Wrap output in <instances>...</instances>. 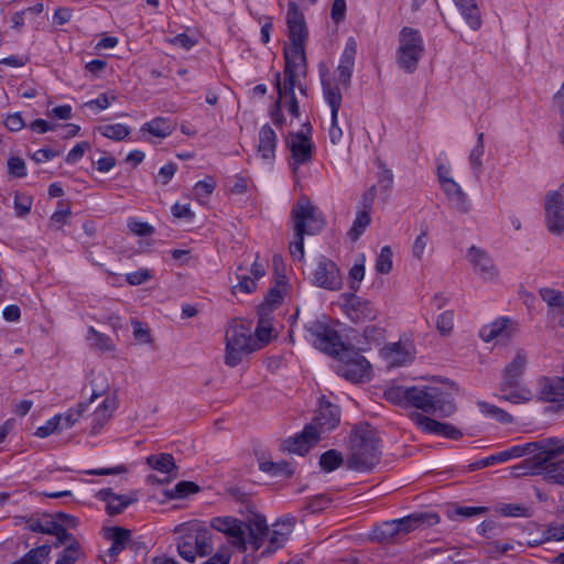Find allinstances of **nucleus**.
Returning a JSON list of instances; mask_svg holds the SVG:
<instances>
[{
    "label": "nucleus",
    "instance_id": "obj_1",
    "mask_svg": "<svg viewBox=\"0 0 564 564\" xmlns=\"http://www.w3.org/2000/svg\"><path fill=\"white\" fill-rule=\"evenodd\" d=\"M348 468L357 471L372 469L381 458V438L368 423L355 425L349 436Z\"/></svg>",
    "mask_w": 564,
    "mask_h": 564
},
{
    "label": "nucleus",
    "instance_id": "obj_2",
    "mask_svg": "<svg viewBox=\"0 0 564 564\" xmlns=\"http://www.w3.org/2000/svg\"><path fill=\"white\" fill-rule=\"evenodd\" d=\"M541 474L556 484L564 485V442L539 451L510 467V475L516 478Z\"/></svg>",
    "mask_w": 564,
    "mask_h": 564
},
{
    "label": "nucleus",
    "instance_id": "obj_3",
    "mask_svg": "<svg viewBox=\"0 0 564 564\" xmlns=\"http://www.w3.org/2000/svg\"><path fill=\"white\" fill-rule=\"evenodd\" d=\"M291 221L294 240L290 243V253L299 261L304 258V237L321 232L325 227L323 214L310 202L301 196L291 209Z\"/></svg>",
    "mask_w": 564,
    "mask_h": 564
},
{
    "label": "nucleus",
    "instance_id": "obj_4",
    "mask_svg": "<svg viewBox=\"0 0 564 564\" xmlns=\"http://www.w3.org/2000/svg\"><path fill=\"white\" fill-rule=\"evenodd\" d=\"M408 406L427 414L449 415L455 411L451 394L438 387H411Z\"/></svg>",
    "mask_w": 564,
    "mask_h": 564
},
{
    "label": "nucleus",
    "instance_id": "obj_5",
    "mask_svg": "<svg viewBox=\"0 0 564 564\" xmlns=\"http://www.w3.org/2000/svg\"><path fill=\"white\" fill-rule=\"evenodd\" d=\"M397 63L401 69L412 74L424 54V41L419 30L404 26L399 34Z\"/></svg>",
    "mask_w": 564,
    "mask_h": 564
},
{
    "label": "nucleus",
    "instance_id": "obj_6",
    "mask_svg": "<svg viewBox=\"0 0 564 564\" xmlns=\"http://www.w3.org/2000/svg\"><path fill=\"white\" fill-rule=\"evenodd\" d=\"M258 348L252 339L250 330L242 324H235L226 332L225 364L236 367L242 361V357Z\"/></svg>",
    "mask_w": 564,
    "mask_h": 564
},
{
    "label": "nucleus",
    "instance_id": "obj_7",
    "mask_svg": "<svg viewBox=\"0 0 564 564\" xmlns=\"http://www.w3.org/2000/svg\"><path fill=\"white\" fill-rule=\"evenodd\" d=\"M306 338L313 341L321 351L336 358L346 345L339 333L328 324L321 321H312L305 325Z\"/></svg>",
    "mask_w": 564,
    "mask_h": 564
},
{
    "label": "nucleus",
    "instance_id": "obj_8",
    "mask_svg": "<svg viewBox=\"0 0 564 564\" xmlns=\"http://www.w3.org/2000/svg\"><path fill=\"white\" fill-rule=\"evenodd\" d=\"M336 359L340 362L337 372L351 382H361L370 377L369 361L350 346H346Z\"/></svg>",
    "mask_w": 564,
    "mask_h": 564
},
{
    "label": "nucleus",
    "instance_id": "obj_9",
    "mask_svg": "<svg viewBox=\"0 0 564 564\" xmlns=\"http://www.w3.org/2000/svg\"><path fill=\"white\" fill-rule=\"evenodd\" d=\"M536 399L551 403L550 412L564 411V379L562 376H541L536 380Z\"/></svg>",
    "mask_w": 564,
    "mask_h": 564
},
{
    "label": "nucleus",
    "instance_id": "obj_10",
    "mask_svg": "<svg viewBox=\"0 0 564 564\" xmlns=\"http://www.w3.org/2000/svg\"><path fill=\"white\" fill-rule=\"evenodd\" d=\"M343 310L347 317L358 324L375 321L378 317L379 311L375 304L361 296L354 293H343Z\"/></svg>",
    "mask_w": 564,
    "mask_h": 564
},
{
    "label": "nucleus",
    "instance_id": "obj_11",
    "mask_svg": "<svg viewBox=\"0 0 564 564\" xmlns=\"http://www.w3.org/2000/svg\"><path fill=\"white\" fill-rule=\"evenodd\" d=\"M286 26L288 36L291 42L290 46L305 48L308 39V28L303 12L294 1H290L288 4Z\"/></svg>",
    "mask_w": 564,
    "mask_h": 564
},
{
    "label": "nucleus",
    "instance_id": "obj_12",
    "mask_svg": "<svg viewBox=\"0 0 564 564\" xmlns=\"http://www.w3.org/2000/svg\"><path fill=\"white\" fill-rule=\"evenodd\" d=\"M466 260L473 272L485 281L498 278L499 270L489 252L480 247L471 246L466 253Z\"/></svg>",
    "mask_w": 564,
    "mask_h": 564
},
{
    "label": "nucleus",
    "instance_id": "obj_13",
    "mask_svg": "<svg viewBox=\"0 0 564 564\" xmlns=\"http://www.w3.org/2000/svg\"><path fill=\"white\" fill-rule=\"evenodd\" d=\"M323 95L330 108L332 123L329 128V139L333 144H337L343 138V130L338 126V111L343 100L341 91L335 83L323 80Z\"/></svg>",
    "mask_w": 564,
    "mask_h": 564
},
{
    "label": "nucleus",
    "instance_id": "obj_14",
    "mask_svg": "<svg viewBox=\"0 0 564 564\" xmlns=\"http://www.w3.org/2000/svg\"><path fill=\"white\" fill-rule=\"evenodd\" d=\"M545 225L555 236L564 234V200L557 191L549 192L544 202Z\"/></svg>",
    "mask_w": 564,
    "mask_h": 564
},
{
    "label": "nucleus",
    "instance_id": "obj_15",
    "mask_svg": "<svg viewBox=\"0 0 564 564\" xmlns=\"http://www.w3.org/2000/svg\"><path fill=\"white\" fill-rule=\"evenodd\" d=\"M313 283L328 291H338L343 286V278L337 264L322 257L313 272Z\"/></svg>",
    "mask_w": 564,
    "mask_h": 564
},
{
    "label": "nucleus",
    "instance_id": "obj_16",
    "mask_svg": "<svg viewBox=\"0 0 564 564\" xmlns=\"http://www.w3.org/2000/svg\"><path fill=\"white\" fill-rule=\"evenodd\" d=\"M518 333V323L510 317L501 316L481 327L480 338L486 341L507 343Z\"/></svg>",
    "mask_w": 564,
    "mask_h": 564
},
{
    "label": "nucleus",
    "instance_id": "obj_17",
    "mask_svg": "<svg viewBox=\"0 0 564 564\" xmlns=\"http://www.w3.org/2000/svg\"><path fill=\"white\" fill-rule=\"evenodd\" d=\"M357 55V42L355 37L350 36L346 41L344 51L340 55L339 64L336 68V78L329 79L335 83L339 88V85L347 89L350 86L351 76L355 67V59ZM325 80L322 78V82Z\"/></svg>",
    "mask_w": 564,
    "mask_h": 564
},
{
    "label": "nucleus",
    "instance_id": "obj_18",
    "mask_svg": "<svg viewBox=\"0 0 564 564\" xmlns=\"http://www.w3.org/2000/svg\"><path fill=\"white\" fill-rule=\"evenodd\" d=\"M400 540L417 529H426L440 522V516L435 511H419L397 519Z\"/></svg>",
    "mask_w": 564,
    "mask_h": 564
},
{
    "label": "nucleus",
    "instance_id": "obj_19",
    "mask_svg": "<svg viewBox=\"0 0 564 564\" xmlns=\"http://www.w3.org/2000/svg\"><path fill=\"white\" fill-rule=\"evenodd\" d=\"M319 441V432L316 426L308 423L304 426L303 431L294 437H290L284 442V448L301 456L305 455L310 448L316 445Z\"/></svg>",
    "mask_w": 564,
    "mask_h": 564
},
{
    "label": "nucleus",
    "instance_id": "obj_20",
    "mask_svg": "<svg viewBox=\"0 0 564 564\" xmlns=\"http://www.w3.org/2000/svg\"><path fill=\"white\" fill-rule=\"evenodd\" d=\"M340 422V409L329 401L322 400L317 413L313 420V425L322 433L330 432L338 426Z\"/></svg>",
    "mask_w": 564,
    "mask_h": 564
},
{
    "label": "nucleus",
    "instance_id": "obj_21",
    "mask_svg": "<svg viewBox=\"0 0 564 564\" xmlns=\"http://www.w3.org/2000/svg\"><path fill=\"white\" fill-rule=\"evenodd\" d=\"M286 143L296 165L306 164L312 161L314 144L311 138L303 131L291 133L290 140Z\"/></svg>",
    "mask_w": 564,
    "mask_h": 564
},
{
    "label": "nucleus",
    "instance_id": "obj_22",
    "mask_svg": "<svg viewBox=\"0 0 564 564\" xmlns=\"http://www.w3.org/2000/svg\"><path fill=\"white\" fill-rule=\"evenodd\" d=\"M527 366V355L524 350H519L516 357L506 366L503 370L502 380L500 382V390L508 391L513 387H518L519 379L524 372Z\"/></svg>",
    "mask_w": 564,
    "mask_h": 564
},
{
    "label": "nucleus",
    "instance_id": "obj_23",
    "mask_svg": "<svg viewBox=\"0 0 564 564\" xmlns=\"http://www.w3.org/2000/svg\"><path fill=\"white\" fill-rule=\"evenodd\" d=\"M278 144V138L275 131L269 123L261 127L259 131V144L257 147V154L269 163L275 159V150Z\"/></svg>",
    "mask_w": 564,
    "mask_h": 564
},
{
    "label": "nucleus",
    "instance_id": "obj_24",
    "mask_svg": "<svg viewBox=\"0 0 564 564\" xmlns=\"http://www.w3.org/2000/svg\"><path fill=\"white\" fill-rule=\"evenodd\" d=\"M284 69L283 73L291 70L295 75H306L307 63H306V51L304 47L289 46L284 47Z\"/></svg>",
    "mask_w": 564,
    "mask_h": 564
},
{
    "label": "nucleus",
    "instance_id": "obj_25",
    "mask_svg": "<svg viewBox=\"0 0 564 564\" xmlns=\"http://www.w3.org/2000/svg\"><path fill=\"white\" fill-rule=\"evenodd\" d=\"M560 442L562 441L556 437H549L536 442H529L524 444L514 445L505 449L503 452L507 455L506 459L508 462L513 458H520L529 454H534L544 448H549V446L556 445V443Z\"/></svg>",
    "mask_w": 564,
    "mask_h": 564
},
{
    "label": "nucleus",
    "instance_id": "obj_26",
    "mask_svg": "<svg viewBox=\"0 0 564 564\" xmlns=\"http://www.w3.org/2000/svg\"><path fill=\"white\" fill-rule=\"evenodd\" d=\"M187 531L193 539L198 555L205 556L212 553L213 544L210 529L204 527L199 522H195L187 527Z\"/></svg>",
    "mask_w": 564,
    "mask_h": 564
},
{
    "label": "nucleus",
    "instance_id": "obj_27",
    "mask_svg": "<svg viewBox=\"0 0 564 564\" xmlns=\"http://www.w3.org/2000/svg\"><path fill=\"white\" fill-rule=\"evenodd\" d=\"M147 464L167 476L164 478V481H171L172 479L177 478V466L175 464V459L172 454L161 453V454H152L147 457Z\"/></svg>",
    "mask_w": 564,
    "mask_h": 564
},
{
    "label": "nucleus",
    "instance_id": "obj_28",
    "mask_svg": "<svg viewBox=\"0 0 564 564\" xmlns=\"http://www.w3.org/2000/svg\"><path fill=\"white\" fill-rule=\"evenodd\" d=\"M416 422L423 432L435 435H443L453 440L458 438V430L454 425L438 422L430 416L422 414L416 415Z\"/></svg>",
    "mask_w": 564,
    "mask_h": 564
},
{
    "label": "nucleus",
    "instance_id": "obj_29",
    "mask_svg": "<svg viewBox=\"0 0 564 564\" xmlns=\"http://www.w3.org/2000/svg\"><path fill=\"white\" fill-rule=\"evenodd\" d=\"M106 538L112 542L107 554L111 558L116 560V557L127 547V544L131 539V531L121 527H112L107 529Z\"/></svg>",
    "mask_w": 564,
    "mask_h": 564
},
{
    "label": "nucleus",
    "instance_id": "obj_30",
    "mask_svg": "<svg viewBox=\"0 0 564 564\" xmlns=\"http://www.w3.org/2000/svg\"><path fill=\"white\" fill-rule=\"evenodd\" d=\"M24 522L26 529L31 532L48 535L51 533H55L58 525V522L54 520L52 513H43L41 517L32 514L30 517H25Z\"/></svg>",
    "mask_w": 564,
    "mask_h": 564
},
{
    "label": "nucleus",
    "instance_id": "obj_31",
    "mask_svg": "<svg viewBox=\"0 0 564 564\" xmlns=\"http://www.w3.org/2000/svg\"><path fill=\"white\" fill-rule=\"evenodd\" d=\"M247 542L258 550L270 534L267 521L257 517L251 523H247Z\"/></svg>",
    "mask_w": 564,
    "mask_h": 564
},
{
    "label": "nucleus",
    "instance_id": "obj_32",
    "mask_svg": "<svg viewBox=\"0 0 564 564\" xmlns=\"http://www.w3.org/2000/svg\"><path fill=\"white\" fill-rule=\"evenodd\" d=\"M176 123L169 118L155 117L141 127L142 132H148L158 138H166L173 133Z\"/></svg>",
    "mask_w": 564,
    "mask_h": 564
},
{
    "label": "nucleus",
    "instance_id": "obj_33",
    "mask_svg": "<svg viewBox=\"0 0 564 564\" xmlns=\"http://www.w3.org/2000/svg\"><path fill=\"white\" fill-rule=\"evenodd\" d=\"M460 15L471 30L481 28V12L476 0H460Z\"/></svg>",
    "mask_w": 564,
    "mask_h": 564
},
{
    "label": "nucleus",
    "instance_id": "obj_34",
    "mask_svg": "<svg viewBox=\"0 0 564 564\" xmlns=\"http://www.w3.org/2000/svg\"><path fill=\"white\" fill-rule=\"evenodd\" d=\"M398 521H386L372 530V539L381 543H395L400 541Z\"/></svg>",
    "mask_w": 564,
    "mask_h": 564
},
{
    "label": "nucleus",
    "instance_id": "obj_35",
    "mask_svg": "<svg viewBox=\"0 0 564 564\" xmlns=\"http://www.w3.org/2000/svg\"><path fill=\"white\" fill-rule=\"evenodd\" d=\"M259 469L272 477L290 478L294 474V469L286 460L272 462L264 458L259 459Z\"/></svg>",
    "mask_w": 564,
    "mask_h": 564
},
{
    "label": "nucleus",
    "instance_id": "obj_36",
    "mask_svg": "<svg viewBox=\"0 0 564 564\" xmlns=\"http://www.w3.org/2000/svg\"><path fill=\"white\" fill-rule=\"evenodd\" d=\"M362 338L365 343L357 340L360 344L359 350L367 351L371 348V345L379 346L384 341L386 330L376 325H368L362 332Z\"/></svg>",
    "mask_w": 564,
    "mask_h": 564
},
{
    "label": "nucleus",
    "instance_id": "obj_37",
    "mask_svg": "<svg viewBox=\"0 0 564 564\" xmlns=\"http://www.w3.org/2000/svg\"><path fill=\"white\" fill-rule=\"evenodd\" d=\"M284 83H281V74L278 72L274 74V86L278 91V98L282 100L283 97L295 96L296 78L299 75L292 74L291 70L283 73Z\"/></svg>",
    "mask_w": 564,
    "mask_h": 564
},
{
    "label": "nucleus",
    "instance_id": "obj_38",
    "mask_svg": "<svg viewBox=\"0 0 564 564\" xmlns=\"http://www.w3.org/2000/svg\"><path fill=\"white\" fill-rule=\"evenodd\" d=\"M477 404L480 412L486 417L492 419L501 424H511L513 422V417L510 413L495 404H490L486 401H478Z\"/></svg>",
    "mask_w": 564,
    "mask_h": 564
},
{
    "label": "nucleus",
    "instance_id": "obj_39",
    "mask_svg": "<svg viewBox=\"0 0 564 564\" xmlns=\"http://www.w3.org/2000/svg\"><path fill=\"white\" fill-rule=\"evenodd\" d=\"M185 533L180 536L177 542V552L181 557L188 562H194L198 554L187 528L184 529Z\"/></svg>",
    "mask_w": 564,
    "mask_h": 564
},
{
    "label": "nucleus",
    "instance_id": "obj_40",
    "mask_svg": "<svg viewBox=\"0 0 564 564\" xmlns=\"http://www.w3.org/2000/svg\"><path fill=\"white\" fill-rule=\"evenodd\" d=\"M343 463V454L337 449H328L319 457V466L326 473L336 470Z\"/></svg>",
    "mask_w": 564,
    "mask_h": 564
},
{
    "label": "nucleus",
    "instance_id": "obj_41",
    "mask_svg": "<svg viewBox=\"0 0 564 564\" xmlns=\"http://www.w3.org/2000/svg\"><path fill=\"white\" fill-rule=\"evenodd\" d=\"M84 555L80 543L74 542L73 544L65 546V549L59 553L55 564H75Z\"/></svg>",
    "mask_w": 564,
    "mask_h": 564
},
{
    "label": "nucleus",
    "instance_id": "obj_42",
    "mask_svg": "<svg viewBox=\"0 0 564 564\" xmlns=\"http://www.w3.org/2000/svg\"><path fill=\"white\" fill-rule=\"evenodd\" d=\"M98 130L104 137L115 141L124 140L131 132L130 128L122 123L104 124Z\"/></svg>",
    "mask_w": 564,
    "mask_h": 564
},
{
    "label": "nucleus",
    "instance_id": "obj_43",
    "mask_svg": "<svg viewBox=\"0 0 564 564\" xmlns=\"http://www.w3.org/2000/svg\"><path fill=\"white\" fill-rule=\"evenodd\" d=\"M199 490L200 488L197 484L183 480L177 482L172 490H166L165 496L170 499H182L188 497L191 494H196Z\"/></svg>",
    "mask_w": 564,
    "mask_h": 564
},
{
    "label": "nucleus",
    "instance_id": "obj_44",
    "mask_svg": "<svg viewBox=\"0 0 564 564\" xmlns=\"http://www.w3.org/2000/svg\"><path fill=\"white\" fill-rule=\"evenodd\" d=\"M247 523L235 518V523L230 525V530L226 535L234 539L232 543L238 547L246 550L247 542Z\"/></svg>",
    "mask_w": 564,
    "mask_h": 564
},
{
    "label": "nucleus",
    "instance_id": "obj_45",
    "mask_svg": "<svg viewBox=\"0 0 564 564\" xmlns=\"http://www.w3.org/2000/svg\"><path fill=\"white\" fill-rule=\"evenodd\" d=\"M371 221L370 213H367V210H360L351 226V228L348 231V236L351 240H357L365 229L369 226Z\"/></svg>",
    "mask_w": 564,
    "mask_h": 564
},
{
    "label": "nucleus",
    "instance_id": "obj_46",
    "mask_svg": "<svg viewBox=\"0 0 564 564\" xmlns=\"http://www.w3.org/2000/svg\"><path fill=\"white\" fill-rule=\"evenodd\" d=\"M52 546L48 544H43L41 546L34 547L26 552L22 560L25 564H42L50 556Z\"/></svg>",
    "mask_w": 564,
    "mask_h": 564
},
{
    "label": "nucleus",
    "instance_id": "obj_47",
    "mask_svg": "<svg viewBox=\"0 0 564 564\" xmlns=\"http://www.w3.org/2000/svg\"><path fill=\"white\" fill-rule=\"evenodd\" d=\"M384 397L388 401L398 405H409L410 388L401 386L391 387L384 392Z\"/></svg>",
    "mask_w": 564,
    "mask_h": 564
},
{
    "label": "nucleus",
    "instance_id": "obj_48",
    "mask_svg": "<svg viewBox=\"0 0 564 564\" xmlns=\"http://www.w3.org/2000/svg\"><path fill=\"white\" fill-rule=\"evenodd\" d=\"M88 403L80 402L75 408L68 409L62 415L61 429H70L87 410Z\"/></svg>",
    "mask_w": 564,
    "mask_h": 564
},
{
    "label": "nucleus",
    "instance_id": "obj_49",
    "mask_svg": "<svg viewBox=\"0 0 564 564\" xmlns=\"http://www.w3.org/2000/svg\"><path fill=\"white\" fill-rule=\"evenodd\" d=\"M513 390L507 394L499 395V400L509 401L514 404L525 403L533 397L532 391L525 387H513Z\"/></svg>",
    "mask_w": 564,
    "mask_h": 564
},
{
    "label": "nucleus",
    "instance_id": "obj_50",
    "mask_svg": "<svg viewBox=\"0 0 564 564\" xmlns=\"http://www.w3.org/2000/svg\"><path fill=\"white\" fill-rule=\"evenodd\" d=\"M89 337L91 340V346L101 351H111L113 350V344L109 336L97 332L94 327L88 328Z\"/></svg>",
    "mask_w": 564,
    "mask_h": 564
},
{
    "label": "nucleus",
    "instance_id": "obj_51",
    "mask_svg": "<svg viewBox=\"0 0 564 564\" xmlns=\"http://www.w3.org/2000/svg\"><path fill=\"white\" fill-rule=\"evenodd\" d=\"M365 276V256L361 254L359 262H356L349 270V288L354 292H358L360 282Z\"/></svg>",
    "mask_w": 564,
    "mask_h": 564
},
{
    "label": "nucleus",
    "instance_id": "obj_52",
    "mask_svg": "<svg viewBox=\"0 0 564 564\" xmlns=\"http://www.w3.org/2000/svg\"><path fill=\"white\" fill-rule=\"evenodd\" d=\"M393 252L389 246L381 248L376 260V271L381 274H388L392 270Z\"/></svg>",
    "mask_w": 564,
    "mask_h": 564
},
{
    "label": "nucleus",
    "instance_id": "obj_53",
    "mask_svg": "<svg viewBox=\"0 0 564 564\" xmlns=\"http://www.w3.org/2000/svg\"><path fill=\"white\" fill-rule=\"evenodd\" d=\"M137 501V498H132L126 495H117L115 499L106 506L107 513L110 516H117L124 511L130 505Z\"/></svg>",
    "mask_w": 564,
    "mask_h": 564
},
{
    "label": "nucleus",
    "instance_id": "obj_54",
    "mask_svg": "<svg viewBox=\"0 0 564 564\" xmlns=\"http://www.w3.org/2000/svg\"><path fill=\"white\" fill-rule=\"evenodd\" d=\"M485 145H484V133L478 134L477 143L469 154V162L475 173L481 171L482 162L481 156L484 155Z\"/></svg>",
    "mask_w": 564,
    "mask_h": 564
},
{
    "label": "nucleus",
    "instance_id": "obj_55",
    "mask_svg": "<svg viewBox=\"0 0 564 564\" xmlns=\"http://www.w3.org/2000/svg\"><path fill=\"white\" fill-rule=\"evenodd\" d=\"M540 296L549 306L564 308L563 292L550 288L540 289Z\"/></svg>",
    "mask_w": 564,
    "mask_h": 564
},
{
    "label": "nucleus",
    "instance_id": "obj_56",
    "mask_svg": "<svg viewBox=\"0 0 564 564\" xmlns=\"http://www.w3.org/2000/svg\"><path fill=\"white\" fill-rule=\"evenodd\" d=\"M50 535H54L56 538L55 542L52 547H59L63 545L73 544L74 542H78V540L69 533L66 528L63 527V524L58 523L57 529L55 530V533H51Z\"/></svg>",
    "mask_w": 564,
    "mask_h": 564
},
{
    "label": "nucleus",
    "instance_id": "obj_57",
    "mask_svg": "<svg viewBox=\"0 0 564 564\" xmlns=\"http://www.w3.org/2000/svg\"><path fill=\"white\" fill-rule=\"evenodd\" d=\"M62 415H55L52 419H50L44 425L37 427L35 435L44 438L50 436L51 434L62 430Z\"/></svg>",
    "mask_w": 564,
    "mask_h": 564
},
{
    "label": "nucleus",
    "instance_id": "obj_58",
    "mask_svg": "<svg viewBox=\"0 0 564 564\" xmlns=\"http://www.w3.org/2000/svg\"><path fill=\"white\" fill-rule=\"evenodd\" d=\"M330 503L332 499L328 498L326 495H317L306 502L305 509L308 510L311 513H317L328 508Z\"/></svg>",
    "mask_w": 564,
    "mask_h": 564
},
{
    "label": "nucleus",
    "instance_id": "obj_59",
    "mask_svg": "<svg viewBox=\"0 0 564 564\" xmlns=\"http://www.w3.org/2000/svg\"><path fill=\"white\" fill-rule=\"evenodd\" d=\"M436 327L442 335L449 334L454 328V312L445 311L438 315Z\"/></svg>",
    "mask_w": 564,
    "mask_h": 564
},
{
    "label": "nucleus",
    "instance_id": "obj_60",
    "mask_svg": "<svg viewBox=\"0 0 564 564\" xmlns=\"http://www.w3.org/2000/svg\"><path fill=\"white\" fill-rule=\"evenodd\" d=\"M8 173L13 177L26 176V166L23 159L19 156H12L8 160Z\"/></svg>",
    "mask_w": 564,
    "mask_h": 564
},
{
    "label": "nucleus",
    "instance_id": "obj_61",
    "mask_svg": "<svg viewBox=\"0 0 564 564\" xmlns=\"http://www.w3.org/2000/svg\"><path fill=\"white\" fill-rule=\"evenodd\" d=\"M90 149L88 141L78 142L66 155L65 161L69 164H74L83 159L86 151Z\"/></svg>",
    "mask_w": 564,
    "mask_h": 564
},
{
    "label": "nucleus",
    "instance_id": "obj_62",
    "mask_svg": "<svg viewBox=\"0 0 564 564\" xmlns=\"http://www.w3.org/2000/svg\"><path fill=\"white\" fill-rule=\"evenodd\" d=\"M501 513L506 517H530V508L519 503H507L501 508Z\"/></svg>",
    "mask_w": 564,
    "mask_h": 564
},
{
    "label": "nucleus",
    "instance_id": "obj_63",
    "mask_svg": "<svg viewBox=\"0 0 564 564\" xmlns=\"http://www.w3.org/2000/svg\"><path fill=\"white\" fill-rule=\"evenodd\" d=\"M176 171H177L176 163L169 162V163L164 164L163 166H161V169L159 171V174L156 177V183H160L163 186L167 185L170 183V181L172 180V177L175 175Z\"/></svg>",
    "mask_w": 564,
    "mask_h": 564
},
{
    "label": "nucleus",
    "instance_id": "obj_64",
    "mask_svg": "<svg viewBox=\"0 0 564 564\" xmlns=\"http://www.w3.org/2000/svg\"><path fill=\"white\" fill-rule=\"evenodd\" d=\"M216 182L213 177L208 176L203 181H198L194 186V191L197 196L207 197L214 192Z\"/></svg>",
    "mask_w": 564,
    "mask_h": 564
}]
</instances>
